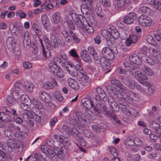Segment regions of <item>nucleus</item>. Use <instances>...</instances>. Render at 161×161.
<instances>
[{
  "mask_svg": "<svg viewBox=\"0 0 161 161\" xmlns=\"http://www.w3.org/2000/svg\"><path fill=\"white\" fill-rule=\"evenodd\" d=\"M62 33L65 41L68 43H72L73 42L78 43L80 41L78 34L71 30L69 31V32H68L64 30Z\"/></svg>",
  "mask_w": 161,
  "mask_h": 161,
  "instance_id": "f257e3e1",
  "label": "nucleus"
},
{
  "mask_svg": "<svg viewBox=\"0 0 161 161\" xmlns=\"http://www.w3.org/2000/svg\"><path fill=\"white\" fill-rule=\"evenodd\" d=\"M64 150L61 147H57L54 150L49 149L47 151L49 156L51 158L53 159H57L58 158H62L63 157V153Z\"/></svg>",
  "mask_w": 161,
  "mask_h": 161,
  "instance_id": "f03ea898",
  "label": "nucleus"
},
{
  "mask_svg": "<svg viewBox=\"0 0 161 161\" xmlns=\"http://www.w3.org/2000/svg\"><path fill=\"white\" fill-rule=\"evenodd\" d=\"M95 111L96 114L99 116H101V112L103 113L104 114L108 115L110 114V111L108 110L106 106L104 104H100L97 103L93 107Z\"/></svg>",
  "mask_w": 161,
  "mask_h": 161,
  "instance_id": "7ed1b4c3",
  "label": "nucleus"
},
{
  "mask_svg": "<svg viewBox=\"0 0 161 161\" xmlns=\"http://www.w3.org/2000/svg\"><path fill=\"white\" fill-rule=\"evenodd\" d=\"M139 23L142 26L145 27H148L152 25V19L148 17L141 15L138 19Z\"/></svg>",
  "mask_w": 161,
  "mask_h": 161,
  "instance_id": "20e7f679",
  "label": "nucleus"
},
{
  "mask_svg": "<svg viewBox=\"0 0 161 161\" xmlns=\"http://www.w3.org/2000/svg\"><path fill=\"white\" fill-rule=\"evenodd\" d=\"M50 69L51 71L55 75H56L59 78L63 77L64 74L62 69L58 66L56 65H53L52 64L50 65Z\"/></svg>",
  "mask_w": 161,
  "mask_h": 161,
  "instance_id": "39448f33",
  "label": "nucleus"
},
{
  "mask_svg": "<svg viewBox=\"0 0 161 161\" xmlns=\"http://www.w3.org/2000/svg\"><path fill=\"white\" fill-rule=\"evenodd\" d=\"M101 34L106 39L107 43L109 46L114 43L115 41L114 38L109 32L106 30H103L101 32Z\"/></svg>",
  "mask_w": 161,
  "mask_h": 161,
  "instance_id": "423d86ee",
  "label": "nucleus"
},
{
  "mask_svg": "<svg viewBox=\"0 0 161 161\" xmlns=\"http://www.w3.org/2000/svg\"><path fill=\"white\" fill-rule=\"evenodd\" d=\"M60 131L63 134H66L69 136H74L75 134L78 133L77 130L75 128H72L70 130L67 125H64L60 129Z\"/></svg>",
  "mask_w": 161,
  "mask_h": 161,
  "instance_id": "0eeeda50",
  "label": "nucleus"
},
{
  "mask_svg": "<svg viewBox=\"0 0 161 161\" xmlns=\"http://www.w3.org/2000/svg\"><path fill=\"white\" fill-rule=\"evenodd\" d=\"M97 94L96 95L95 99L97 101L102 100L103 101L107 99V96L104 90L100 87H97L96 89Z\"/></svg>",
  "mask_w": 161,
  "mask_h": 161,
  "instance_id": "6e6552de",
  "label": "nucleus"
},
{
  "mask_svg": "<svg viewBox=\"0 0 161 161\" xmlns=\"http://www.w3.org/2000/svg\"><path fill=\"white\" fill-rule=\"evenodd\" d=\"M102 53L104 57L109 60H112L114 57L112 50L107 47H104L102 49Z\"/></svg>",
  "mask_w": 161,
  "mask_h": 161,
  "instance_id": "1a4fd4ad",
  "label": "nucleus"
},
{
  "mask_svg": "<svg viewBox=\"0 0 161 161\" xmlns=\"http://www.w3.org/2000/svg\"><path fill=\"white\" fill-rule=\"evenodd\" d=\"M121 81L124 84L128 86L130 89L133 90L135 88V82L132 81L128 77L122 76L121 77Z\"/></svg>",
  "mask_w": 161,
  "mask_h": 161,
  "instance_id": "9d476101",
  "label": "nucleus"
},
{
  "mask_svg": "<svg viewBox=\"0 0 161 161\" xmlns=\"http://www.w3.org/2000/svg\"><path fill=\"white\" fill-rule=\"evenodd\" d=\"M118 108L119 109H121L123 113L125 114H127L128 113H129V114H132L135 116L137 115L136 113V114L135 113L133 114V112H132V110H130L127 108L126 103L123 102L119 103L118 104Z\"/></svg>",
  "mask_w": 161,
  "mask_h": 161,
  "instance_id": "9b49d317",
  "label": "nucleus"
},
{
  "mask_svg": "<svg viewBox=\"0 0 161 161\" xmlns=\"http://www.w3.org/2000/svg\"><path fill=\"white\" fill-rule=\"evenodd\" d=\"M50 41L48 45L52 49L56 48L58 47V39L55 35L53 33L50 34Z\"/></svg>",
  "mask_w": 161,
  "mask_h": 161,
  "instance_id": "f8f14e48",
  "label": "nucleus"
},
{
  "mask_svg": "<svg viewBox=\"0 0 161 161\" xmlns=\"http://www.w3.org/2000/svg\"><path fill=\"white\" fill-rule=\"evenodd\" d=\"M6 110L10 114L14 115L13 119L14 121L17 123L20 124L23 123V120L21 118L18 116L17 115L16 110L14 109L8 108L6 109Z\"/></svg>",
  "mask_w": 161,
  "mask_h": 161,
  "instance_id": "ddd939ff",
  "label": "nucleus"
},
{
  "mask_svg": "<svg viewBox=\"0 0 161 161\" xmlns=\"http://www.w3.org/2000/svg\"><path fill=\"white\" fill-rule=\"evenodd\" d=\"M40 99L43 102L48 103L51 101V98L49 95L44 91H41L39 93Z\"/></svg>",
  "mask_w": 161,
  "mask_h": 161,
  "instance_id": "4468645a",
  "label": "nucleus"
},
{
  "mask_svg": "<svg viewBox=\"0 0 161 161\" xmlns=\"http://www.w3.org/2000/svg\"><path fill=\"white\" fill-rule=\"evenodd\" d=\"M136 14L134 12H130L125 16L123 20L124 23L127 24H130L132 23L134 21V18L136 17Z\"/></svg>",
  "mask_w": 161,
  "mask_h": 161,
  "instance_id": "2eb2a0df",
  "label": "nucleus"
},
{
  "mask_svg": "<svg viewBox=\"0 0 161 161\" xmlns=\"http://www.w3.org/2000/svg\"><path fill=\"white\" fill-rule=\"evenodd\" d=\"M69 86L74 90H78L80 88L79 82L72 78H69L68 80Z\"/></svg>",
  "mask_w": 161,
  "mask_h": 161,
  "instance_id": "dca6fc26",
  "label": "nucleus"
},
{
  "mask_svg": "<svg viewBox=\"0 0 161 161\" xmlns=\"http://www.w3.org/2000/svg\"><path fill=\"white\" fill-rule=\"evenodd\" d=\"M69 66H66L65 68L68 73L72 76H79L78 71L74 65H69Z\"/></svg>",
  "mask_w": 161,
  "mask_h": 161,
  "instance_id": "f3484780",
  "label": "nucleus"
},
{
  "mask_svg": "<svg viewBox=\"0 0 161 161\" xmlns=\"http://www.w3.org/2000/svg\"><path fill=\"white\" fill-rule=\"evenodd\" d=\"M77 80L80 84L83 86H87L89 85L90 81L89 77L88 75L80 77H77Z\"/></svg>",
  "mask_w": 161,
  "mask_h": 161,
  "instance_id": "a211bd4d",
  "label": "nucleus"
},
{
  "mask_svg": "<svg viewBox=\"0 0 161 161\" xmlns=\"http://www.w3.org/2000/svg\"><path fill=\"white\" fill-rule=\"evenodd\" d=\"M81 56L85 62L90 64L92 62V59L89 53L86 50H82L80 53Z\"/></svg>",
  "mask_w": 161,
  "mask_h": 161,
  "instance_id": "6ab92c4d",
  "label": "nucleus"
},
{
  "mask_svg": "<svg viewBox=\"0 0 161 161\" xmlns=\"http://www.w3.org/2000/svg\"><path fill=\"white\" fill-rule=\"evenodd\" d=\"M138 40V37L136 35H132L130 36L125 41V45L129 47L133 44L136 43Z\"/></svg>",
  "mask_w": 161,
  "mask_h": 161,
  "instance_id": "aec40b11",
  "label": "nucleus"
},
{
  "mask_svg": "<svg viewBox=\"0 0 161 161\" xmlns=\"http://www.w3.org/2000/svg\"><path fill=\"white\" fill-rule=\"evenodd\" d=\"M149 125L155 132L158 134L161 133V126L158 122L152 121L150 122Z\"/></svg>",
  "mask_w": 161,
  "mask_h": 161,
  "instance_id": "412c9836",
  "label": "nucleus"
},
{
  "mask_svg": "<svg viewBox=\"0 0 161 161\" xmlns=\"http://www.w3.org/2000/svg\"><path fill=\"white\" fill-rule=\"evenodd\" d=\"M81 103L83 106L87 109H90L92 107L93 108L94 107L93 106V101L86 98H82L81 100Z\"/></svg>",
  "mask_w": 161,
  "mask_h": 161,
  "instance_id": "4be33fe9",
  "label": "nucleus"
},
{
  "mask_svg": "<svg viewBox=\"0 0 161 161\" xmlns=\"http://www.w3.org/2000/svg\"><path fill=\"white\" fill-rule=\"evenodd\" d=\"M108 60H109L105 57L101 56L99 59V63L103 68L107 69L110 66Z\"/></svg>",
  "mask_w": 161,
  "mask_h": 161,
  "instance_id": "5701e85b",
  "label": "nucleus"
},
{
  "mask_svg": "<svg viewBox=\"0 0 161 161\" xmlns=\"http://www.w3.org/2000/svg\"><path fill=\"white\" fill-rule=\"evenodd\" d=\"M42 23L45 29L48 31L50 29V27L48 23L49 22V19L46 14H43L41 16Z\"/></svg>",
  "mask_w": 161,
  "mask_h": 161,
  "instance_id": "b1692460",
  "label": "nucleus"
},
{
  "mask_svg": "<svg viewBox=\"0 0 161 161\" xmlns=\"http://www.w3.org/2000/svg\"><path fill=\"white\" fill-rule=\"evenodd\" d=\"M146 39L148 43L156 47L158 49L161 48V44H158L156 42L152 36L148 35L146 36Z\"/></svg>",
  "mask_w": 161,
  "mask_h": 161,
  "instance_id": "393cba45",
  "label": "nucleus"
},
{
  "mask_svg": "<svg viewBox=\"0 0 161 161\" xmlns=\"http://www.w3.org/2000/svg\"><path fill=\"white\" fill-rule=\"evenodd\" d=\"M39 41L40 42L42 47V53L43 57L47 58H50V53L47 50V51H46L44 48V46L43 44L42 40L40 38L39 39Z\"/></svg>",
  "mask_w": 161,
  "mask_h": 161,
  "instance_id": "a878e982",
  "label": "nucleus"
},
{
  "mask_svg": "<svg viewBox=\"0 0 161 161\" xmlns=\"http://www.w3.org/2000/svg\"><path fill=\"white\" fill-rule=\"evenodd\" d=\"M129 59L130 61L134 64H139L140 61L142 60L141 57L138 56L136 54H133L129 57Z\"/></svg>",
  "mask_w": 161,
  "mask_h": 161,
  "instance_id": "bb28decb",
  "label": "nucleus"
},
{
  "mask_svg": "<svg viewBox=\"0 0 161 161\" xmlns=\"http://www.w3.org/2000/svg\"><path fill=\"white\" fill-rule=\"evenodd\" d=\"M136 75H137L138 76V81L141 83L145 80H147V77L145 75L140 71H135Z\"/></svg>",
  "mask_w": 161,
  "mask_h": 161,
  "instance_id": "cd10ccee",
  "label": "nucleus"
},
{
  "mask_svg": "<svg viewBox=\"0 0 161 161\" xmlns=\"http://www.w3.org/2000/svg\"><path fill=\"white\" fill-rule=\"evenodd\" d=\"M123 67L125 68V69L127 71L129 70L132 71L136 70V67L131 63L125 62L122 64Z\"/></svg>",
  "mask_w": 161,
  "mask_h": 161,
  "instance_id": "c85d7f7f",
  "label": "nucleus"
},
{
  "mask_svg": "<svg viewBox=\"0 0 161 161\" xmlns=\"http://www.w3.org/2000/svg\"><path fill=\"white\" fill-rule=\"evenodd\" d=\"M9 114H10L0 112V119L6 122H9L11 120V117L9 116Z\"/></svg>",
  "mask_w": 161,
  "mask_h": 161,
  "instance_id": "c756f323",
  "label": "nucleus"
},
{
  "mask_svg": "<svg viewBox=\"0 0 161 161\" xmlns=\"http://www.w3.org/2000/svg\"><path fill=\"white\" fill-rule=\"evenodd\" d=\"M84 114L80 112H76L74 115L75 120L78 122L81 123L84 119Z\"/></svg>",
  "mask_w": 161,
  "mask_h": 161,
  "instance_id": "7c9ffc66",
  "label": "nucleus"
},
{
  "mask_svg": "<svg viewBox=\"0 0 161 161\" xmlns=\"http://www.w3.org/2000/svg\"><path fill=\"white\" fill-rule=\"evenodd\" d=\"M29 36V34L28 33H25L23 39V43L24 47L30 45L31 41Z\"/></svg>",
  "mask_w": 161,
  "mask_h": 161,
  "instance_id": "2f4dec72",
  "label": "nucleus"
},
{
  "mask_svg": "<svg viewBox=\"0 0 161 161\" xmlns=\"http://www.w3.org/2000/svg\"><path fill=\"white\" fill-rule=\"evenodd\" d=\"M104 125V124L103 123H101L99 125H93L92 128L93 131L97 133H100L103 129L102 127Z\"/></svg>",
  "mask_w": 161,
  "mask_h": 161,
  "instance_id": "473e14b6",
  "label": "nucleus"
},
{
  "mask_svg": "<svg viewBox=\"0 0 161 161\" xmlns=\"http://www.w3.org/2000/svg\"><path fill=\"white\" fill-rule=\"evenodd\" d=\"M60 14L58 12H55L52 16V20L55 24H57L60 22Z\"/></svg>",
  "mask_w": 161,
  "mask_h": 161,
  "instance_id": "72a5a7b5",
  "label": "nucleus"
},
{
  "mask_svg": "<svg viewBox=\"0 0 161 161\" xmlns=\"http://www.w3.org/2000/svg\"><path fill=\"white\" fill-rule=\"evenodd\" d=\"M25 88L29 92H31L34 87V84L30 82L25 81L24 83Z\"/></svg>",
  "mask_w": 161,
  "mask_h": 161,
  "instance_id": "f704fd0d",
  "label": "nucleus"
},
{
  "mask_svg": "<svg viewBox=\"0 0 161 161\" xmlns=\"http://www.w3.org/2000/svg\"><path fill=\"white\" fill-rule=\"evenodd\" d=\"M17 99H19L21 102L26 103L31 102V100L29 97L26 95L23 94L20 96L19 97H17Z\"/></svg>",
  "mask_w": 161,
  "mask_h": 161,
  "instance_id": "c9c22d12",
  "label": "nucleus"
},
{
  "mask_svg": "<svg viewBox=\"0 0 161 161\" xmlns=\"http://www.w3.org/2000/svg\"><path fill=\"white\" fill-rule=\"evenodd\" d=\"M119 96H120V98L122 97V99H123L125 101H126L127 103H132V100L131 98V97L128 95V92L127 94H123L122 95L119 94Z\"/></svg>",
  "mask_w": 161,
  "mask_h": 161,
  "instance_id": "e433bc0d",
  "label": "nucleus"
},
{
  "mask_svg": "<svg viewBox=\"0 0 161 161\" xmlns=\"http://www.w3.org/2000/svg\"><path fill=\"white\" fill-rule=\"evenodd\" d=\"M63 62L59 58L55 57L54 58L53 61L49 63L48 65L49 68H50V64H52L53 66L56 65L58 66V64H60L62 65Z\"/></svg>",
  "mask_w": 161,
  "mask_h": 161,
  "instance_id": "4c0bfd02",
  "label": "nucleus"
},
{
  "mask_svg": "<svg viewBox=\"0 0 161 161\" xmlns=\"http://www.w3.org/2000/svg\"><path fill=\"white\" fill-rule=\"evenodd\" d=\"M108 102L113 110H115L118 108V105L116 102L112 99L111 100L110 99H108Z\"/></svg>",
  "mask_w": 161,
  "mask_h": 161,
  "instance_id": "58836bf2",
  "label": "nucleus"
},
{
  "mask_svg": "<svg viewBox=\"0 0 161 161\" xmlns=\"http://www.w3.org/2000/svg\"><path fill=\"white\" fill-rule=\"evenodd\" d=\"M141 59L142 60L145 62L146 63L149 64L150 65H154V62L153 61L151 60L149 58L145 56V55L141 57Z\"/></svg>",
  "mask_w": 161,
  "mask_h": 161,
  "instance_id": "ea45409f",
  "label": "nucleus"
},
{
  "mask_svg": "<svg viewBox=\"0 0 161 161\" xmlns=\"http://www.w3.org/2000/svg\"><path fill=\"white\" fill-rule=\"evenodd\" d=\"M18 131L26 134L28 132L29 130L26 125L23 124H20L19 125V128Z\"/></svg>",
  "mask_w": 161,
  "mask_h": 161,
  "instance_id": "a19ab883",
  "label": "nucleus"
},
{
  "mask_svg": "<svg viewBox=\"0 0 161 161\" xmlns=\"http://www.w3.org/2000/svg\"><path fill=\"white\" fill-rule=\"evenodd\" d=\"M128 95L131 97L132 101L133 100L137 101L138 100V95L133 91H129Z\"/></svg>",
  "mask_w": 161,
  "mask_h": 161,
  "instance_id": "79ce46f5",
  "label": "nucleus"
},
{
  "mask_svg": "<svg viewBox=\"0 0 161 161\" xmlns=\"http://www.w3.org/2000/svg\"><path fill=\"white\" fill-rule=\"evenodd\" d=\"M139 11L142 13H146L147 14H149L151 9L150 8L145 6H143L141 7L139 9Z\"/></svg>",
  "mask_w": 161,
  "mask_h": 161,
  "instance_id": "37998d69",
  "label": "nucleus"
},
{
  "mask_svg": "<svg viewBox=\"0 0 161 161\" xmlns=\"http://www.w3.org/2000/svg\"><path fill=\"white\" fill-rule=\"evenodd\" d=\"M36 160H40V157L37 153L35 154L34 157L30 156L27 158L25 161H36Z\"/></svg>",
  "mask_w": 161,
  "mask_h": 161,
  "instance_id": "c03bdc74",
  "label": "nucleus"
},
{
  "mask_svg": "<svg viewBox=\"0 0 161 161\" xmlns=\"http://www.w3.org/2000/svg\"><path fill=\"white\" fill-rule=\"evenodd\" d=\"M9 129L12 131H17L19 128V125L14 123H10L8 125Z\"/></svg>",
  "mask_w": 161,
  "mask_h": 161,
  "instance_id": "a18cd8bd",
  "label": "nucleus"
},
{
  "mask_svg": "<svg viewBox=\"0 0 161 161\" xmlns=\"http://www.w3.org/2000/svg\"><path fill=\"white\" fill-rule=\"evenodd\" d=\"M43 87L46 90H49L53 89L54 86L50 81H47L44 83Z\"/></svg>",
  "mask_w": 161,
  "mask_h": 161,
  "instance_id": "49530a36",
  "label": "nucleus"
},
{
  "mask_svg": "<svg viewBox=\"0 0 161 161\" xmlns=\"http://www.w3.org/2000/svg\"><path fill=\"white\" fill-rule=\"evenodd\" d=\"M142 70L146 74L150 76L153 75V72L152 70L147 66H144L142 68Z\"/></svg>",
  "mask_w": 161,
  "mask_h": 161,
  "instance_id": "de8ad7c7",
  "label": "nucleus"
},
{
  "mask_svg": "<svg viewBox=\"0 0 161 161\" xmlns=\"http://www.w3.org/2000/svg\"><path fill=\"white\" fill-rule=\"evenodd\" d=\"M54 97L59 102H62L64 100V97L61 93L59 92L55 91L54 93Z\"/></svg>",
  "mask_w": 161,
  "mask_h": 161,
  "instance_id": "09e8293b",
  "label": "nucleus"
},
{
  "mask_svg": "<svg viewBox=\"0 0 161 161\" xmlns=\"http://www.w3.org/2000/svg\"><path fill=\"white\" fill-rule=\"evenodd\" d=\"M60 141V143L66 145L67 146H69L70 145L69 140L63 136H62V138Z\"/></svg>",
  "mask_w": 161,
  "mask_h": 161,
  "instance_id": "8fccbe9b",
  "label": "nucleus"
},
{
  "mask_svg": "<svg viewBox=\"0 0 161 161\" xmlns=\"http://www.w3.org/2000/svg\"><path fill=\"white\" fill-rule=\"evenodd\" d=\"M32 117V115L31 111L27 112L23 114V118L24 120L26 121L27 120L30 119Z\"/></svg>",
  "mask_w": 161,
  "mask_h": 161,
  "instance_id": "3c124183",
  "label": "nucleus"
},
{
  "mask_svg": "<svg viewBox=\"0 0 161 161\" xmlns=\"http://www.w3.org/2000/svg\"><path fill=\"white\" fill-rule=\"evenodd\" d=\"M110 34L112 35L115 40L119 37V34L117 30L115 29L112 30Z\"/></svg>",
  "mask_w": 161,
  "mask_h": 161,
  "instance_id": "603ef678",
  "label": "nucleus"
},
{
  "mask_svg": "<svg viewBox=\"0 0 161 161\" xmlns=\"http://www.w3.org/2000/svg\"><path fill=\"white\" fill-rule=\"evenodd\" d=\"M15 88L18 91L23 90V87L21 84L19 82H17L14 84Z\"/></svg>",
  "mask_w": 161,
  "mask_h": 161,
  "instance_id": "864d4df0",
  "label": "nucleus"
},
{
  "mask_svg": "<svg viewBox=\"0 0 161 161\" xmlns=\"http://www.w3.org/2000/svg\"><path fill=\"white\" fill-rule=\"evenodd\" d=\"M85 29L89 33H93L94 31V30L92 27L89 24L87 23V25H84Z\"/></svg>",
  "mask_w": 161,
  "mask_h": 161,
  "instance_id": "5fc2aeb1",
  "label": "nucleus"
},
{
  "mask_svg": "<svg viewBox=\"0 0 161 161\" xmlns=\"http://www.w3.org/2000/svg\"><path fill=\"white\" fill-rule=\"evenodd\" d=\"M35 107L38 109H43L44 108L43 104L40 101L36 100L33 103Z\"/></svg>",
  "mask_w": 161,
  "mask_h": 161,
  "instance_id": "6e6d98bb",
  "label": "nucleus"
},
{
  "mask_svg": "<svg viewBox=\"0 0 161 161\" xmlns=\"http://www.w3.org/2000/svg\"><path fill=\"white\" fill-rule=\"evenodd\" d=\"M68 27L70 30H74L75 29L74 24L72 20L70 19H68L67 21Z\"/></svg>",
  "mask_w": 161,
  "mask_h": 161,
  "instance_id": "4d7b16f0",
  "label": "nucleus"
},
{
  "mask_svg": "<svg viewBox=\"0 0 161 161\" xmlns=\"http://www.w3.org/2000/svg\"><path fill=\"white\" fill-rule=\"evenodd\" d=\"M111 84L116 86H119L121 84L120 82L114 77H112L111 80Z\"/></svg>",
  "mask_w": 161,
  "mask_h": 161,
  "instance_id": "13d9d810",
  "label": "nucleus"
},
{
  "mask_svg": "<svg viewBox=\"0 0 161 161\" xmlns=\"http://www.w3.org/2000/svg\"><path fill=\"white\" fill-rule=\"evenodd\" d=\"M20 106L22 109L27 112L31 111V110L30 105L24 103H21Z\"/></svg>",
  "mask_w": 161,
  "mask_h": 161,
  "instance_id": "bf43d9fd",
  "label": "nucleus"
},
{
  "mask_svg": "<svg viewBox=\"0 0 161 161\" xmlns=\"http://www.w3.org/2000/svg\"><path fill=\"white\" fill-rule=\"evenodd\" d=\"M134 140V145L139 147H142L143 145V144L142 141L139 138H135Z\"/></svg>",
  "mask_w": 161,
  "mask_h": 161,
  "instance_id": "052dcab7",
  "label": "nucleus"
},
{
  "mask_svg": "<svg viewBox=\"0 0 161 161\" xmlns=\"http://www.w3.org/2000/svg\"><path fill=\"white\" fill-rule=\"evenodd\" d=\"M31 28L32 29L35 31L37 34L38 33H39L40 31L39 29V26L37 24L35 23H33L31 24Z\"/></svg>",
  "mask_w": 161,
  "mask_h": 161,
  "instance_id": "680f3d73",
  "label": "nucleus"
},
{
  "mask_svg": "<svg viewBox=\"0 0 161 161\" xmlns=\"http://www.w3.org/2000/svg\"><path fill=\"white\" fill-rule=\"evenodd\" d=\"M125 144L127 146H133L134 145V140L131 139H127L125 141Z\"/></svg>",
  "mask_w": 161,
  "mask_h": 161,
  "instance_id": "e2e57ef3",
  "label": "nucleus"
},
{
  "mask_svg": "<svg viewBox=\"0 0 161 161\" xmlns=\"http://www.w3.org/2000/svg\"><path fill=\"white\" fill-rule=\"evenodd\" d=\"M17 147H15V146L13 147L10 145H8L7 147L6 146L4 150L7 153H11L13 148Z\"/></svg>",
  "mask_w": 161,
  "mask_h": 161,
  "instance_id": "0e129e2a",
  "label": "nucleus"
},
{
  "mask_svg": "<svg viewBox=\"0 0 161 161\" xmlns=\"http://www.w3.org/2000/svg\"><path fill=\"white\" fill-rule=\"evenodd\" d=\"M39 155L41 158H42L45 161H47L49 158V156L47 155V153H40Z\"/></svg>",
  "mask_w": 161,
  "mask_h": 161,
  "instance_id": "69168bd1",
  "label": "nucleus"
},
{
  "mask_svg": "<svg viewBox=\"0 0 161 161\" xmlns=\"http://www.w3.org/2000/svg\"><path fill=\"white\" fill-rule=\"evenodd\" d=\"M102 4L106 7H109L110 6L109 0H100Z\"/></svg>",
  "mask_w": 161,
  "mask_h": 161,
  "instance_id": "338daca9",
  "label": "nucleus"
},
{
  "mask_svg": "<svg viewBox=\"0 0 161 161\" xmlns=\"http://www.w3.org/2000/svg\"><path fill=\"white\" fill-rule=\"evenodd\" d=\"M75 23L77 25L80 27L82 25V21L78 17H77L74 20Z\"/></svg>",
  "mask_w": 161,
  "mask_h": 161,
  "instance_id": "774afa93",
  "label": "nucleus"
}]
</instances>
